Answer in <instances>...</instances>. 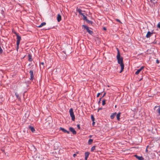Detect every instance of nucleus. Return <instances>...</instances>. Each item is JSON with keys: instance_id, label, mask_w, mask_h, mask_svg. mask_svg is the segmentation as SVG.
<instances>
[{"instance_id": "cd10ccee", "label": "nucleus", "mask_w": 160, "mask_h": 160, "mask_svg": "<svg viewBox=\"0 0 160 160\" xmlns=\"http://www.w3.org/2000/svg\"><path fill=\"white\" fill-rule=\"evenodd\" d=\"M102 98H101L99 99V101H98V104H99L101 103V101Z\"/></svg>"}, {"instance_id": "37998d69", "label": "nucleus", "mask_w": 160, "mask_h": 160, "mask_svg": "<svg viewBox=\"0 0 160 160\" xmlns=\"http://www.w3.org/2000/svg\"><path fill=\"white\" fill-rule=\"evenodd\" d=\"M153 1H155V0H153Z\"/></svg>"}, {"instance_id": "2eb2a0df", "label": "nucleus", "mask_w": 160, "mask_h": 160, "mask_svg": "<svg viewBox=\"0 0 160 160\" xmlns=\"http://www.w3.org/2000/svg\"><path fill=\"white\" fill-rule=\"evenodd\" d=\"M29 128L31 130L32 132H33L35 131V129L33 127L30 126L29 127Z\"/></svg>"}, {"instance_id": "c756f323", "label": "nucleus", "mask_w": 160, "mask_h": 160, "mask_svg": "<svg viewBox=\"0 0 160 160\" xmlns=\"http://www.w3.org/2000/svg\"><path fill=\"white\" fill-rule=\"evenodd\" d=\"M101 94V93H98L97 95V97H98Z\"/></svg>"}, {"instance_id": "f03ea898", "label": "nucleus", "mask_w": 160, "mask_h": 160, "mask_svg": "<svg viewBox=\"0 0 160 160\" xmlns=\"http://www.w3.org/2000/svg\"><path fill=\"white\" fill-rule=\"evenodd\" d=\"M17 36V49L18 48L19 45L20 43V40H21V37L18 35V34L16 32L14 33Z\"/></svg>"}, {"instance_id": "79ce46f5", "label": "nucleus", "mask_w": 160, "mask_h": 160, "mask_svg": "<svg viewBox=\"0 0 160 160\" xmlns=\"http://www.w3.org/2000/svg\"><path fill=\"white\" fill-rule=\"evenodd\" d=\"M86 160H87V159H86Z\"/></svg>"}, {"instance_id": "423d86ee", "label": "nucleus", "mask_w": 160, "mask_h": 160, "mask_svg": "<svg viewBox=\"0 0 160 160\" xmlns=\"http://www.w3.org/2000/svg\"><path fill=\"white\" fill-rule=\"evenodd\" d=\"M144 68V67L143 66H142V67H141L138 70L136 71V72H135V74L136 75L138 74L139 73V72L141 71Z\"/></svg>"}, {"instance_id": "c9c22d12", "label": "nucleus", "mask_w": 160, "mask_h": 160, "mask_svg": "<svg viewBox=\"0 0 160 160\" xmlns=\"http://www.w3.org/2000/svg\"><path fill=\"white\" fill-rule=\"evenodd\" d=\"M103 29L104 30H106V28L105 27H104V28H103Z\"/></svg>"}, {"instance_id": "a211bd4d", "label": "nucleus", "mask_w": 160, "mask_h": 160, "mask_svg": "<svg viewBox=\"0 0 160 160\" xmlns=\"http://www.w3.org/2000/svg\"><path fill=\"white\" fill-rule=\"evenodd\" d=\"M46 24V23L45 22H42V23L41 24L38 26V28H41L42 27V26L45 25Z\"/></svg>"}, {"instance_id": "2f4dec72", "label": "nucleus", "mask_w": 160, "mask_h": 160, "mask_svg": "<svg viewBox=\"0 0 160 160\" xmlns=\"http://www.w3.org/2000/svg\"><path fill=\"white\" fill-rule=\"evenodd\" d=\"M156 61L157 64H158L159 63V61L158 59H157Z\"/></svg>"}, {"instance_id": "412c9836", "label": "nucleus", "mask_w": 160, "mask_h": 160, "mask_svg": "<svg viewBox=\"0 0 160 160\" xmlns=\"http://www.w3.org/2000/svg\"><path fill=\"white\" fill-rule=\"evenodd\" d=\"M95 149V146H93L91 148V151L93 152L94 151V150Z\"/></svg>"}, {"instance_id": "4c0bfd02", "label": "nucleus", "mask_w": 160, "mask_h": 160, "mask_svg": "<svg viewBox=\"0 0 160 160\" xmlns=\"http://www.w3.org/2000/svg\"><path fill=\"white\" fill-rule=\"evenodd\" d=\"M92 135H90V136H89V137L90 138H91L92 137Z\"/></svg>"}, {"instance_id": "f8f14e48", "label": "nucleus", "mask_w": 160, "mask_h": 160, "mask_svg": "<svg viewBox=\"0 0 160 160\" xmlns=\"http://www.w3.org/2000/svg\"><path fill=\"white\" fill-rule=\"evenodd\" d=\"M60 129L61 130H62V131H63V132H64L65 133H67L68 134L69 133V131L67 130H66L64 128L61 127L60 128Z\"/></svg>"}, {"instance_id": "a878e982", "label": "nucleus", "mask_w": 160, "mask_h": 160, "mask_svg": "<svg viewBox=\"0 0 160 160\" xmlns=\"http://www.w3.org/2000/svg\"><path fill=\"white\" fill-rule=\"evenodd\" d=\"M159 108L158 109V113L160 114V106H159Z\"/></svg>"}, {"instance_id": "9d476101", "label": "nucleus", "mask_w": 160, "mask_h": 160, "mask_svg": "<svg viewBox=\"0 0 160 160\" xmlns=\"http://www.w3.org/2000/svg\"><path fill=\"white\" fill-rule=\"evenodd\" d=\"M57 19L58 22H60L61 20V16L60 14H58L57 17Z\"/></svg>"}, {"instance_id": "473e14b6", "label": "nucleus", "mask_w": 160, "mask_h": 160, "mask_svg": "<svg viewBox=\"0 0 160 160\" xmlns=\"http://www.w3.org/2000/svg\"><path fill=\"white\" fill-rule=\"evenodd\" d=\"M106 92H104V93L103 94L102 97V98L104 97L105 96V95H106Z\"/></svg>"}, {"instance_id": "393cba45", "label": "nucleus", "mask_w": 160, "mask_h": 160, "mask_svg": "<svg viewBox=\"0 0 160 160\" xmlns=\"http://www.w3.org/2000/svg\"><path fill=\"white\" fill-rule=\"evenodd\" d=\"M86 21H87V22L88 23H89L92 24V21H90V20H88V19H87V20H86Z\"/></svg>"}, {"instance_id": "1a4fd4ad", "label": "nucleus", "mask_w": 160, "mask_h": 160, "mask_svg": "<svg viewBox=\"0 0 160 160\" xmlns=\"http://www.w3.org/2000/svg\"><path fill=\"white\" fill-rule=\"evenodd\" d=\"M153 33L151 32L150 31H148L146 35V37L147 38H150L152 34Z\"/></svg>"}, {"instance_id": "5701e85b", "label": "nucleus", "mask_w": 160, "mask_h": 160, "mask_svg": "<svg viewBox=\"0 0 160 160\" xmlns=\"http://www.w3.org/2000/svg\"><path fill=\"white\" fill-rule=\"evenodd\" d=\"M91 118L92 121H94V117L92 115H91Z\"/></svg>"}, {"instance_id": "6e6552de", "label": "nucleus", "mask_w": 160, "mask_h": 160, "mask_svg": "<svg viewBox=\"0 0 160 160\" xmlns=\"http://www.w3.org/2000/svg\"><path fill=\"white\" fill-rule=\"evenodd\" d=\"M134 157L139 160H144V158L142 157L138 156L137 155H134Z\"/></svg>"}, {"instance_id": "4be33fe9", "label": "nucleus", "mask_w": 160, "mask_h": 160, "mask_svg": "<svg viewBox=\"0 0 160 160\" xmlns=\"http://www.w3.org/2000/svg\"><path fill=\"white\" fill-rule=\"evenodd\" d=\"M105 102L106 100H103L102 101V105L104 106L105 104Z\"/></svg>"}, {"instance_id": "58836bf2", "label": "nucleus", "mask_w": 160, "mask_h": 160, "mask_svg": "<svg viewBox=\"0 0 160 160\" xmlns=\"http://www.w3.org/2000/svg\"><path fill=\"white\" fill-rule=\"evenodd\" d=\"M102 109V108H99L98 109V111H99V110H101V109Z\"/></svg>"}, {"instance_id": "f3484780", "label": "nucleus", "mask_w": 160, "mask_h": 160, "mask_svg": "<svg viewBox=\"0 0 160 160\" xmlns=\"http://www.w3.org/2000/svg\"><path fill=\"white\" fill-rule=\"evenodd\" d=\"M120 113H119L117 115V118L118 121H119L120 120Z\"/></svg>"}, {"instance_id": "f704fd0d", "label": "nucleus", "mask_w": 160, "mask_h": 160, "mask_svg": "<svg viewBox=\"0 0 160 160\" xmlns=\"http://www.w3.org/2000/svg\"><path fill=\"white\" fill-rule=\"evenodd\" d=\"M148 146L147 147V148H146V152H147L148 151Z\"/></svg>"}, {"instance_id": "bb28decb", "label": "nucleus", "mask_w": 160, "mask_h": 160, "mask_svg": "<svg viewBox=\"0 0 160 160\" xmlns=\"http://www.w3.org/2000/svg\"><path fill=\"white\" fill-rule=\"evenodd\" d=\"M157 27L160 28V22L158 23L157 25Z\"/></svg>"}, {"instance_id": "ddd939ff", "label": "nucleus", "mask_w": 160, "mask_h": 160, "mask_svg": "<svg viewBox=\"0 0 160 160\" xmlns=\"http://www.w3.org/2000/svg\"><path fill=\"white\" fill-rule=\"evenodd\" d=\"M28 61H29L31 62L32 61V56L31 54H29L28 55Z\"/></svg>"}, {"instance_id": "a19ab883", "label": "nucleus", "mask_w": 160, "mask_h": 160, "mask_svg": "<svg viewBox=\"0 0 160 160\" xmlns=\"http://www.w3.org/2000/svg\"><path fill=\"white\" fill-rule=\"evenodd\" d=\"M76 153H78V152H76Z\"/></svg>"}, {"instance_id": "c85d7f7f", "label": "nucleus", "mask_w": 160, "mask_h": 160, "mask_svg": "<svg viewBox=\"0 0 160 160\" xmlns=\"http://www.w3.org/2000/svg\"><path fill=\"white\" fill-rule=\"evenodd\" d=\"M116 21H117V22H119L120 23H122V22H121L120 21L119 19H116Z\"/></svg>"}, {"instance_id": "e433bc0d", "label": "nucleus", "mask_w": 160, "mask_h": 160, "mask_svg": "<svg viewBox=\"0 0 160 160\" xmlns=\"http://www.w3.org/2000/svg\"><path fill=\"white\" fill-rule=\"evenodd\" d=\"M94 123H95V122L94 121H93V122H92V125H94Z\"/></svg>"}, {"instance_id": "39448f33", "label": "nucleus", "mask_w": 160, "mask_h": 160, "mask_svg": "<svg viewBox=\"0 0 160 160\" xmlns=\"http://www.w3.org/2000/svg\"><path fill=\"white\" fill-rule=\"evenodd\" d=\"M29 73L30 74V80H32L34 79L33 72L32 70H30L29 72Z\"/></svg>"}, {"instance_id": "aec40b11", "label": "nucleus", "mask_w": 160, "mask_h": 160, "mask_svg": "<svg viewBox=\"0 0 160 160\" xmlns=\"http://www.w3.org/2000/svg\"><path fill=\"white\" fill-rule=\"evenodd\" d=\"M82 16H83V19L84 20H85L86 21L87 19V17L85 15H84V14H83V15H82Z\"/></svg>"}, {"instance_id": "9b49d317", "label": "nucleus", "mask_w": 160, "mask_h": 160, "mask_svg": "<svg viewBox=\"0 0 160 160\" xmlns=\"http://www.w3.org/2000/svg\"><path fill=\"white\" fill-rule=\"evenodd\" d=\"M89 154H90V153L88 152H85V160H86V159H88Z\"/></svg>"}, {"instance_id": "ea45409f", "label": "nucleus", "mask_w": 160, "mask_h": 160, "mask_svg": "<svg viewBox=\"0 0 160 160\" xmlns=\"http://www.w3.org/2000/svg\"><path fill=\"white\" fill-rule=\"evenodd\" d=\"M41 64H42V65H43L44 64V62H41Z\"/></svg>"}, {"instance_id": "7c9ffc66", "label": "nucleus", "mask_w": 160, "mask_h": 160, "mask_svg": "<svg viewBox=\"0 0 160 160\" xmlns=\"http://www.w3.org/2000/svg\"><path fill=\"white\" fill-rule=\"evenodd\" d=\"M77 127H78V129H80V125L79 124H78L77 125Z\"/></svg>"}, {"instance_id": "b1692460", "label": "nucleus", "mask_w": 160, "mask_h": 160, "mask_svg": "<svg viewBox=\"0 0 160 160\" xmlns=\"http://www.w3.org/2000/svg\"><path fill=\"white\" fill-rule=\"evenodd\" d=\"M15 95L17 98H18L19 97V94L17 92H15Z\"/></svg>"}, {"instance_id": "6ab92c4d", "label": "nucleus", "mask_w": 160, "mask_h": 160, "mask_svg": "<svg viewBox=\"0 0 160 160\" xmlns=\"http://www.w3.org/2000/svg\"><path fill=\"white\" fill-rule=\"evenodd\" d=\"M93 142V140L92 139H89L88 140V143L89 144H91Z\"/></svg>"}, {"instance_id": "f257e3e1", "label": "nucleus", "mask_w": 160, "mask_h": 160, "mask_svg": "<svg viewBox=\"0 0 160 160\" xmlns=\"http://www.w3.org/2000/svg\"><path fill=\"white\" fill-rule=\"evenodd\" d=\"M117 49L118 51V54L117 56V58L118 60V64H120L121 67V70L120 71V72L121 73L123 71L124 68V65L123 63V58L122 57H120V53L118 48H117Z\"/></svg>"}, {"instance_id": "20e7f679", "label": "nucleus", "mask_w": 160, "mask_h": 160, "mask_svg": "<svg viewBox=\"0 0 160 160\" xmlns=\"http://www.w3.org/2000/svg\"><path fill=\"white\" fill-rule=\"evenodd\" d=\"M82 26L86 30L87 32H88L89 34L92 35L93 33V32L92 31L89 30V28L88 27L85 25H83Z\"/></svg>"}, {"instance_id": "4468645a", "label": "nucleus", "mask_w": 160, "mask_h": 160, "mask_svg": "<svg viewBox=\"0 0 160 160\" xmlns=\"http://www.w3.org/2000/svg\"><path fill=\"white\" fill-rule=\"evenodd\" d=\"M116 114H117L116 112H115V113H112L110 116V118H111V119H113L114 118V117H115V116L116 115Z\"/></svg>"}, {"instance_id": "dca6fc26", "label": "nucleus", "mask_w": 160, "mask_h": 160, "mask_svg": "<svg viewBox=\"0 0 160 160\" xmlns=\"http://www.w3.org/2000/svg\"><path fill=\"white\" fill-rule=\"evenodd\" d=\"M77 11L79 13V14L82 15H83V13H82V10L80 9H77Z\"/></svg>"}, {"instance_id": "72a5a7b5", "label": "nucleus", "mask_w": 160, "mask_h": 160, "mask_svg": "<svg viewBox=\"0 0 160 160\" xmlns=\"http://www.w3.org/2000/svg\"><path fill=\"white\" fill-rule=\"evenodd\" d=\"M76 156V154H73V157L74 158H75Z\"/></svg>"}, {"instance_id": "7ed1b4c3", "label": "nucleus", "mask_w": 160, "mask_h": 160, "mask_svg": "<svg viewBox=\"0 0 160 160\" xmlns=\"http://www.w3.org/2000/svg\"><path fill=\"white\" fill-rule=\"evenodd\" d=\"M69 112L70 113V116L71 117L72 120L73 121H74L75 119V117L74 115V114L73 110L72 108H71L69 110Z\"/></svg>"}, {"instance_id": "0eeeda50", "label": "nucleus", "mask_w": 160, "mask_h": 160, "mask_svg": "<svg viewBox=\"0 0 160 160\" xmlns=\"http://www.w3.org/2000/svg\"><path fill=\"white\" fill-rule=\"evenodd\" d=\"M69 129L71 132H72L73 134H76V132L73 128L72 127H70L69 128Z\"/></svg>"}]
</instances>
